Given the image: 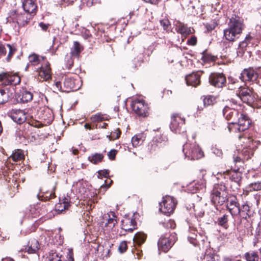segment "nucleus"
Segmentation results:
<instances>
[{
	"mask_svg": "<svg viewBox=\"0 0 261 261\" xmlns=\"http://www.w3.org/2000/svg\"><path fill=\"white\" fill-rule=\"evenodd\" d=\"M57 90L65 92H69L70 91H76L81 86V81L77 79L72 77H66L64 80L63 85L60 82H57L55 84Z\"/></svg>",
	"mask_w": 261,
	"mask_h": 261,
	"instance_id": "2",
	"label": "nucleus"
},
{
	"mask_svg": "<svg viewBox=\"0 0 261 261\" xmlns=\"http://www.w3.org/2000/svg\"><path fill=\"white\" fill-rule=\"evenodd\" d=\"M185 120L178 114H174L171 116L170 128L175 133H183L185 132L184 124Z\"/></svg>",
	"mask_w": 261,
	"mask_h": 261,
	"instance_id": "7",
	"label": "nucleus"
},
{
	"mask_svg": "<svg viewBox=\"0 0 261 261\" xmlns=\"http://www.w3.org/2000/svg\"><path fill=\"white\" fill-rule=\"evenodd\" d=\"M188 42L189 44L192 45H196L197 43V38L195 36H192L189 40H188Z\"/></svg>",
	"mask_w": 261,
	"mask_h": 261,
	"instance_id": "53",
	"label": "nucleus"
},
{
	"mask_svg": "<svg viewBox=\"0 0 261 261\" xmlns=\"http://www.w3.org/2000/svg\"><path fill=\"white\" fill-rule=\"evenodd\" d=\"M46 261H62L61 257L57 252H50L47 257Z\"/></svg>",
	"mask_w": 261,
	"mask_h": 261,
	"instance_id": "39",
	"label": "nucleus"
},
{
	"mask_svg": "<svg viewBox=\"0 0 261 261\" xmlns=\"http://www.w3.org/2000/svg\"><path fill=\"white\" fill-rule=\"evenodd\" d=\"M0 82L5 85H17L20 82V78L15 74L2 72L0 73Z\"/></svg>",
	"mask_w": 261,
	"mask_h": 261,
	"instance_id": "10",
	"label": "nucleus"
},
{
	"mask_svg": "<svg viewBox=\"0 0 261 261\" xmlns=\"http://www.w3.org/2000/svg\"><path fill=\"white\" fill-rule=\"evenodd\" d=\"M237 95L240 99L244 102V98L245 97V92L243 91V86H240L239 87L238 92L237 93Z\"/></svg>",
	"mask_w": 261,
	"mask_h": 261,
	"instance_id": "45",
	"label": "nucleus"
},
{
	"mask_svg": "<svg viewBox=\"0 0 261 261\" xmlns=\"http://www.w3.org/2000/svg\"><path fill=\"white\" fill-rule=\"evenodd\" d=\"M39 249V244L38 241L33 239L29 241L28 246L25 248V250L29 253H36Z\"/></svg>",
	"mask_w": 261,
	"mask_h": 261,
	"instance_id": "21",
	"label": "nucleus"
},
{
	"mask_svg": "<svg viewBox=\"0 0 261 261\" xmlns=\"http://www.w3.org/2000/svg\"><path fill=\"white\" fill-rule=\"evenodd\" d=\"M202 72L197 71L193 72L186 76V81L188 85H191L193 87H196L200 84V77Z\"/></svg>",
	"mask_w": 261,
	"mask_h": 261,
	"instance_id": "17",
	"label": "nucleus"
},
{
	"mask_svg": "<svg viewBox=\"0 0 261 261\" xmlns=\"http://www.w3.org/2000/svg\"><path fill=\"white\" fill-rule=\"evenodd\" d=\"M33 99V94L27 91H23L19 96L18 100L20 102L25 103L30 101Z\"/></svg>",
	"mask_w": 261,
	"mask_h": 261,
	"instance_id": "27",
	"label": "nucleus"
},
{
	"mask_svg": "<svg viewBox=\"0 0 261 261\" xmlns=\"http://www.w3.org/2000/svg\"><path fill=\"white\" fill-rule=\"evenodd\" d=\"M137 228V222L133 217H124L121 221V228L125 231L132 232Z\"/></svg>",
	"mask_w": 261,
	"mask_h": 261,
	"instance_id": "14",
	"label": "nucleus"
},
{
	"mask_svg": "<svg viewBox=\"0 0 261 261\" xmlns=\"http://www.w3.org/2000/svg\"><path fill=\"white\" fill-rule=\"evenodd\" d=\"M146 239V235L145 233L143 232H138L134 237V241L139 245H141L144 243Z\"/></svg>",
	"mask_w": 261,
	"mask_h": 261,
	"instance_id": "31",
	"label": "nucleus"
},
{
	"mask_svg": "<svg viewBox=\"0 0 261 261\" xmlns=\"http://www.w3.org/2000/svg\"><path fill=\"white\" fill-rule=\"evenodd\" d=\"M9 99L8 93L5 90H0V105L7 102Z\"/></svg>",
	"mask_w": 261,
	"mask_h": 261,
	"instance_id": "41",
	"label": "nucleus"
},
{
	"mask_svg": "<svg viewBox=\"0 0 261 261\" xmlns=\"http://www.w3.org/2000/svg\"><path fill=\"white\" fill-rule=\"evenodd\" d=\"M246 75L248 81H253L257 79V74L252 69H246Z\"/></svg>",
	"mask_w": 261,
	"mask_h": 261,
	"instance_id": "33",
	"label": "nucleus"
},
{
	"mask_svg": "<svg viewBox=\"0 0 261 261\" xmlns=\"http://www.w3.org/2000/svg\"><path fill=\"white\" fill-rule=\"evenodd\" d=\"M11 118L14 121L21 124L27 119V115L25 112L21 110L13 109L10 114Z\"/></svg>",
	"mask_w": 261,
	"mask_h": 261,
	"instance_id": "16",
	"label": "nucleus"
},
{
	"mask_svg": "<svg viewBox=\"0 0 261 261\" xmlns=\"http://www.w3.org/2000/svg\"><path fill=\"white\" fill-rule=\"evenodd\" d=\"M74 57V56H71V55L70 54H67L65 58V61L66 62V67L67 69H70L73 65V58Z\"/></svg>",
	"mask_w": 261,
	"mask_h": 261,
	"instance_id": "40",
	"label": "nucleus"
},
{
	"mask_svg": "<svg viewBox=\"0 0 261 261\" xmlns=\"http://www.w3.org/2000/svg\"><path fill=\"white\" fill-rule=\"evenodd\" d=\"M68 259L70 261H74L72 252L69 251V253L68 254Z\"/></svg>",
	"mask_w": 261,
	"mask_h": 261,
	"instance_id": "62",
	"label": "nucleus"
},
{
	"mask_svg": "<svg viewBox=\"0 0 261 261\" xmlns=\"http://www.w3.org/2000/svg\"><path fill=\"white\" fill-rule=\"evenodd\" d=\"M69 199L68 198H65L63 200V202H61L63 204V206L64 207V208H68L70 205L69 202Z\"/></svg>",
	"mask_w": 261,
	"mask_h": 261,
	"instance_id": "54",
	"label": "nucleus"
},
{
	"mask_svg": "<svg viewBox=\"0 0 261 261\" xmlns=\"http://www.w3.org/2000/svg\"><path fill=\"white\" fill-rule=\"evenodd\" d=\"M176 204L175 199L170 196L163 197V200L160 203V211L166 215H170L175 210Z\"/></svg>",
	"mask_w": 261,
	"mask_h": 261,
	"instance_id": "5",
	"label": "nucleus"
},
{
	"mask_svg": "<svg viewBox=\"0 0 261 261\" xmlns=\"http://www.w3.org/2000/svg\"><path fill=\"white\" fill-rule=\"evenodd\" d=\"M226 188L223 185H216L214 186L211 194V200L214 204L222 205L227 201Z\"/></svg>",
	"mask_w": 261,
	"mask_h": 261,
	"instance_id": "3",
	"label": "nucleus"
},
{
	"mask_svg": "<svg viewBox=\"0 0 261 261\" xmlns=\"http://www.w3.org/2000/svg\"><path fill=\"white\" fill-rule=\"evenodd\" d=\"M143 140L140 134L134 136L132 139V143L134 147H137L142 144Z\"/></svg>",
	"mask_w": 261,
	"mask_h": 261,
	"instance_id": "35",
	"label": "nucleus"
},
{
	"mask_svg": "<svg viewBox=\"0 0 261 261\" xmlns=\"http://www.w3.org/2000/svg\"><path fill=\"white\" fill-rule=\"evenodd\" d=\"M144 1L152 4H156L158 2V0H144Z\"/></svg>",
	"mask_w": 261,
	"mask_h": 261,
	"instance_id": "64",
	"label": "nucleus"
},
{
	"mask_svg": "<svg viewBox=\"0 0 261 261\" xmlns=\"http://www.w3.org/2000/svg\"><path fill=\"white\" fill-rule=\"evenodd\" d=\"M234 111L228 107H225L223 110L224 116L227 120H229L233 115Z\"/></svg>",
	"mask_w": 261,
	"mask_h": 261,
	"instance_id": "37",
	"label": "nucleus"
},
{
	"mask_svg": "<svg viewBox=\"0 0 261 261\" xmlns=\"http://www.w3.org/2000/svg\"><path fill=\"white\" fill-rule=\"evenodd\" d=\"M250 186L253 189V190H260L261 182H257L251 184Z\"/></svg>",
	"mask_w": 261,
	"mask_h": 261,
	"instance_id": "47",
	"label": "nucleus"
},
{
	"mask_svg": "<svg viewBox=\"0 0 261 261\" xmlns=\"http://www.w3.org/2000/svg\"><path fill=\"white\" fill-rule=\"evenodd\" d=\"M237 199L236 197H230L228 198L227 201V208L231 213L232 215H240L241 212H243V211H241V208L240 207V205L239 203L237 202Z\"/></svg>",
	"mask_w": 261,
	"mask_h": 261,
	"instance_id": "11",
	"label": "nucleus"
},
{
	"mask_svg": "<svg viewBox=\"0 0 261 261\" xmlns=\"http://www.w3.org/2000/svg\"><path fill=\"white\" fill-rule=\"evenodd\" d=\"M210 83L216 87H222L226 82V77L223 73H212L209 77Z\"/></svg>",
	"mask_w": 261,
	"mask_h": 261,
	"instance_id": "12",
	"label": "nucleus"
},
{
	"mask_svg": "<svg viewBox=\"0 0 261 261\" xmlns=\"http://www.w3.org/2000/svg\"><path fill=\"white\" fill-rule=\"evenodd\" d=\"M56 209L58 211L62 212L64 210H66L67 208H64V207L63 206V204L62 203H60L56 205Z\"/></svg>",
	"mask_w": 261,
	"mask_h": 261,
	"instance_id": "57",
	"label": "nucleus"
},
{
	"mask_svg": "<svg viewBox=\"0 0 261 261\" xmlns=\"http://www.w3.org/2000/svg\"><path fill=\"white\" fill-rule=\"evenodd\" d=\"M196 235L195 234H193L191 236L188 237V240L189 242L193 244L194 245H195L196 244Z\"/></svg>",
	"mask_w": 261,
	"mask_h": 261,
	"instance_id": "52",
	"label": "nucleus"
},
{
	"mask_svg": "<svg viewBox=\"0 0 261 261\" xmlns=\"http://www.w3.org/2000/svg\"><path fill=\"white\" fill-rule=\"evenodd\" d=\"M248 213H246V221L247 222H246V227H248L247 228L248 233L250 232V233L251 235H252V228H253V224L254 223V216L252 213H251L250 211H248Z\"/></svg>",
	"mask_w": 261,
	"mask_h": 261,
	"instance_id": "23",
	"label": "nucleus"
},
{
	"mask_svg": "<svg viewBox=\"0 0 261 261\" xmlns=\"http://www.w3.org/2000/svg\"><path fill=\"white\" fill-rule=\"evenodd\" d=\"M243 29V23L241 22L230 19L228 23V28L224 30V36L226 40L233 41L239 37Z\"/></svg>",
	"mask_w": 261,
	"mask_h": 261,
	"instance_id": "1",
	"label": "nucleus"
},
{
	"mask_svg": "<svg viewBox=\"0 0 261 261\" xmlns=\"http://www.w3.org/2000/svg\"><path fill=\"white\" fill-rule=\"evenodd\" d=\"M216 102V97L208 95L205 97L203 99V104L205 106H208L214 105Z\"/></svg>",
	"mask_w": 261,
	"mask_h": 261,
	"instance_id": "34",
	"label": "nucleus"
},
{
	"mask_svg": "<svg viewBox=\"0 0 261 261\" xmlns=\"http://www.w3.org/2000/svg\"><path fill=\"white\" fill-rule=\"evenodd\" d=\"M8 51V54L6 58V60L9 62L10 61L14 54L16 52V49L14 46L11 45L9 44H0V57L5 56Z\"/></svg>",
	"mask_w": 261,
	"mask_h": 261,
	"instance_id": "13",
	"label": "nucleus"
},
{
	"mask_svg": "<svg viewBox=\"0 0 261 261\" xmlns=\"http://www.w3.org/2000/svg\"><path fill=\"white\" fill-rule=\"evenodd\" d=\"M246 103L252 108H258L259 106L257 103L256 97L252 89L246 87Z\"/></svg>",
	"mask_w": 261,
	"mask_h": 261,
	"instance_id": "19",
	"label": "nucleus"
},
{
	"mask_svg": "<svg viewBox=\"0 0 261 261\" xmlns=\"http://www.w3.org/2000/svg\"><path fill=\"white\" fill-rule=\"evenodd\" d=\"M176 30L177 32L185 36L192 33L191 28H187L184 23L180 22L176 24Z\"/></svg>",
	"mask_w": 261,
	"mask_h": 261,
	"instance_id": "24",
	"label": "nucleus"
},
{
	"mask_svg": "<svg viewBox=\"0 0 261 261\" xmlns=\"http://www.w3.org/2000/svg\"><path fill=\"white\" fill-rule=\"evenodd\" d=\"M101 222V227L105 231L109 232L113 231L117 223V216L113 212L105 214Z\"/></svg>",
	"mask_w": 261,
	"mask_h": 261,
	"instance_id": "6",
	"label": "nucleus"
},
{
	"mask_svg": "<svg viewBox=\"0 0 261 261\" xmlns=\"http://www.w3.org/2000/svg\"><path fill=\"white\" fill-rule=\"evenodd\" d=\"M131 107L138 116L145 117L148 115V107L143 99H135L132 102Z\"/></svg>",
	"mask_w": 261,
	"mask_h": 261,
	"instance_id": "8",
	"label": "nucleus"
},
{
	"mask_svg": "<svg viewBox=\"0 0 261 261\" xmlns=\"http://www.w3.org/2000/svg\"><path fill=\"white\" fill-rule=\"evenodd\" d=\"M248 145L247 146H246V148H247L249 150H250L251 155H252L253 154V150L256 148L257 143L256 142H254L253 140L251 138V137L249 136L248 137Z\"/></svg>",
	"mask_w": 261,
	"mask_h": 261,
	"instance_id": "38",
	"label": "nucleus"
},
{
	"mask_svg": "<svg viewBox=\"0 0 261 261\" xmlns=\"http://www.w3.org/2000/svg\"><path fill=\"white\" fill-rule=\"evenodd\" d=\"M29 63L33 66L39 64L45 58V57L39 56L37 54H33L29 56Z\"/></svg>",
	"mask_w": 261,
	"mask_h": 261,
	"instance_id": "25",
	"label": "nucleus"
},
{
	"mask_svg": "<svg viewBox=\"0 0 261 261\" xmlns=\"http://www.w3.org/2000/svg\"><path fill=\"white\" fill-rule=\"evenodd\" d=\"M203 60L205 62L213 61L215 60L214 57L210 56L208 55H205L203 57Z\"/></svg>",
	"mask_w": 261,
	"mask_h": 261,
	"instance_id": "55",
	"label": "nucleus"
},
{
	"mask_svg": "<svg viewBox=\"0 0 261 261\" xmlns=\"http://www.w3.org/2000/svg\"><path fill=\"white\" fill-rule=\"evenodd\" d=\"M22 6L25 12L32 16L36 14L37 6L35 0H22Z\"/></svg>",
	"mask_w": 261,
	"mask_h": 261,
	"instance_id": "15",
	"label": "nucleus"
},
{
	"mask_svg": "<svg viewBox=\"0 0 261 261\" xmlns=\"http://www.w3.org/2000/svg\"><path fill=\"white\" fill-rule=\"evenodd\" d=\"M98 173L100 175H102L104 177H107V176L109 174V172L107 170H103V171H101L99 172Z\"/></svg>",
	"mask_w": 261,
	"mask_h": 261,
	"instance_id": "60",
	"label": "nucleus"
},
{
	"mask_svg": "<svg viewBox=\"0 0 261 261\" xmlns=\"http://www.w3.org/2000/svg\"><path fill=\"white\" fill-rule=\"evenodd\" d=\"M259 257L257 253L253 251L246 253L247 261H258Z\"/></svg>",
	"mask_w": 261,
	"mask_h": 261,
	"instance_id": "36",
	"label": "nucleus"
},
{
	"mask_svg": "<svg viewBox=\"0 0 261 261\" xmlns=\"http://www.w3.org/2000/svg\"><path fill=\"white\" fill-rule=\"evenodd\" d=\"M239 155L238 156H234V162L236 163L240 162L242 160L241 156H243L244 152L243 150L241 151V152H239Z\"/></svg>",
	"mask_w": 261,
	"mask_h": 261,
	"instance_id": "51",
	"label": "nucleus"
},
{
	"mask_svg": "<svg viewBox=\"0 0 261 261\" xmlns=\"http://www.w3.org/2000/svg\"><path fill=\"white\" fill-rule=\"evenodd\" d=\"M39 25L40 27V28L42 29L43 31H46V30L48 28V25L46 24L43 22H40L39 24Z\"/></svg>",
	"mask_w": 261,
	"mask_h": 261,
	"instance_id": "58",
	"label": "nucleus"
},
{
	"mask_svg": "<svg viewBox=\"0 0 261 261\" xmlns=\"http://www.w3.org/2000/svg\"><path fill=\"white\" fill-rule=\"evenodd\" d=\"M75 1V0H61L59 3L61 5L66 6L72 4Z\"/></svg>",
	"mask_w": 261,
	"mask_h": 261,
	"instance_id": "49",
	"label": "nucleus"
},
{
	"mask_svg": "<svg viewBox=\"0 0 261 261\" xmlns=\"http://www.w3.org/2000/svg\"><path fill=\"white\" fill-rule=\"evenodd\" d=\"M227 222V216L224 215L218 220V223L221 226H224Z\"/></svg>",
	"mask_w": 261,
	"mask_h": 261,
	"instance_id": "46",
	"label": "nucleus"
},
{
	"mask_svg": "<svg viewBox=\"0 0 261 261\" xmlns=\"http://www.w3.org/2000/svg\"><path fill=\"white\" fill-rule=\"evenodd\" d=\"M50 70L49 64L46 62L40 67L38 71L39 75L44 80L47 81L51 78Z\"/></svg>",
	"mask_w": 261,
	"mask_h": 261,
	"instance_id": "20",
	"label": "nucleus"
},
{
	"mask_svg": "<svg viewBox=\"0 0 261 261\" xmlns=\"http://www.w3.org/2000/svg\"><path fill=\"white\" fill-rule=\"evenodd\" d=\"M160 23L164 30L168 31L170 28L171 24L168 19H163L160 20Z\"/></svg>",
	"mask_w": 261,
	"mask_h": 261,
	"instance_id": "42",
	"label": "nucleus"
},
{
	"mask_svg": "<svg viewBox=\"0 0 261 261\" xmlns=\"http://www.w3.org/2000/svg\"><path fill=\"white\" fill-rule=\"evenodd\" d=\"M245 121V115L243 113H241V117L239 118L238 124L235 125V128L237 129L239 133L242 132L238 136V138L241 140L244 137V131L245 130V126L244 125V121Z\"/></svg>",
	"mask_w": 261,
	"mask_h": 261,
	"instance_id": "22",
	"label": "nucleus"
},
{
	"mask_svg": "<svg viewBox=\"0 0 261 261\" xmlns=\"http://www.w3.org/2000/svg\"><path fill=\"white\" fill-rule=\"evenodd\" d=\"M257 232H256V235L257 236L261 238V225H259L258 227L256 229Z\"/></svg>",
	"mask_w": 261,
	"mask_h": 261,
	"instance_id": "59",
	"label": "nucleus"
},
{
	"mask_svg": "<svg viewBox=\"0 0 261 261\" xmlns=\"http://www.w3.org/2000/svg\"><path fill=\"white\" fill-rule=\"evenodd\" d=\"M182 151L188 160H194L201 158L203 153L195 142L190 144L186 143L183 146Z\"/></svg>",
	"mask_w": 261,
	"mask_h": 261,
	"instance_id": "4",
	"label": "nucleus"
},
{
	"mask_svg": "<svg viewBox=\"0 0 261 261\" xmlns=\"http://www.w3.org/2000/svg\"><path fill=\"white\" fill-rule=\"evenodd\" d=\"M203 259L204 261H214V258L212 254H206L204 255Z\"/></svg>",
	"mask_w": 261,
	"mask_h": 261,
	"instance_id": "50",
	"label": "nucleus"
},
{
	"mask_svg": "<svg viewBox=\"0 0 261 261\" xmlns=\"http://www.w3.org/2000/svg\"><path fill=\"white\" fill-rule=\"evenodd\" d=\"M121 134V132L119 129L115 130V132L111 133L110 136H109V138L110 140H115L120 137ZM109 137V136H108Z\"/></svg>",
	"mask_w": 261,
	"mask_h": 261,
	"instance_id": "43",
	"label": "nucleus"
},
{
	"mask_svg": "<svg viewBox=\"0 0 261 261\" xmlns=\"http://www.w3.org/2000/svg\"><path fill=\"white\" fill-rule=\"evenodd\" d=\"M97 251L99 253L101 254L102 258L109 256L110 249L109 247L106 245H99Z\"/></svg>",
	"mask_w": 261,
	"mask_h": 261,
	"instance_id": "32",
	"label": "nucleus"
},
{
	"mask_svg": "<svg viewBox=\"0 0 261 261\" xmlns=\"http://www.w3.org/2000/svg\"><path fill=\"white\" fill-rule=\"evenodd\" d=\"M127 248V246L126 242L122 241L119 244L118 250L120 253H123L126 251Z\"/></svg>",
	"mask_w": 261,
	"mask_h": 261,
	"instance_id": "44",
	"label": "nucleus"
},
{
	"mask_svg": "<svg viewBox=\"0 0 261 261\" xmlns=\"http://www.w3.org/2000/svg\"><path fill=\"white\" fill-rule=\"evenodd\" d=\"M83 47L78 41H74L73 45L71 48L70 54L74 57H79L81 52L83 50Z\"/></svg>",
	"mask_w": 261,
	"mask_h": 261,
	"instance_id": "26",
	"label": "nucleus"
},
{
	"mask_svg": "<svg viewBox=\"0 0 261 261\" xmlns=\"http://www.w3.org/2000/svg\"><path fill=\"white\" fill-rule=\"evenodd\" d=\"M104 155L102 153H95L88 157V160L94 164H97L102 162Z\"/></svg>",
	"mask_w": 261,
	"mask_h": 261,
	"instance_id": "28",
	"label": "nucleus"
},
{
	"mask_svg": "<svg viewBox=\"0 0 261 261\" xmlns=\"http://www.w3.org/2000/svg\"><path fill=\"white\" fill-rule=\"evenodd\" d=\"M174 242L168 237H162L158 241V247L160 250L167 252L171 247Z\"/></svg>",
	"mask_w": 261,
	"mask_h": 261,
	"instance_id": "18",
	"label": "nucleus"
},
{
	"mask_svg": "<svg viewBox=\"0 0 261 261\" xmlns=\"http://www.w3.org/2000/svg\"><path fill=\"white\" fill-rule=\"evenodd\" d=\"M86 5L88 7H91L93 5V0H87Z\"/></svg>",
	"mask_w": 261,
	"mask_h": 261,
	"instance_id": "63",
	"label": "nucleus"
},
{
	"mask_svg": "<svg viewBox=\"0 0 261 261\" xmlns=\"http://www.w3.org/2000/svg\"><path fill=\"white\" fill-rule=\"evenodd\" d=\"M117 153V151L115 149L111 150L108 153V156L109 159L111 160H113L115 159L116 155Z\"/></svg>",
	"mask_w": 261,
	"mask_h": 261,
	"instance_id": "48",
	"label": "nucleus"
},
{
	"mask_svg": "<svg viewBox=\"0 0 261 261\" xmlns=\"http://www.w3.org/2000/svg\"><path fill=\"white\" fill-rule=\"evenodd\" d=\"M24 156L22 150L17 149L10 156V159H12L14 162H18L24 159Z\"/></svg>",
	"mask_w": 261,
	"mask_h": 261,
	"instance_id": "30",
	"label": "nucleus"
},
{
	"mask_svg": "<svg viewBox=\"0 0 261 261\" xmlns=\"http://www.w3.org/2000/svg\"><path fill=\"white\" fill-rule=\"evenodd\" d=\"M38 199L41 200H49L55 197V193L54 191L47 192L44 193H39L37 195Z\"/></svg>",
	"mask_w": 261,
	"mask_h": 261,
	"instance_id": "29",
	"label": "nucleus"
},
{
	"mask_svg": "<svg viewBox=\"0 0 261 261\" xmlns=\"http://www.w3.org/2000/svg\"><path fill=\"white\" fill-rule=\"evenodd\" d=\"M32 16V15L28 13H19L15 10H13L10 13V17L14 21H16L19 27H23L27 24Z\"/></svg>",
	"mask_w": 261,
	"mask_h": 261,
	"instance_id": "9",
	"label": "nucleus"
},
{
	"mask_svg": "<svg viewBox=\"0 0 261 261\" xmlns=\"http://www.w3.org/2000/svg\"><path fill=\"white\" fill-rule=\"evenodd\" d=\"M91 119L93 121H98L101 120V117L99 114H96L92 116Z\"/></svg>",
	"mask_w": 261,
	"mask_h": 261,
	"instance_id": "56",
	"label": "nucleus"
},
{
	"mask_svg": "<svg viewBox=\"0 0 261 261\" xmlns=\"http://www.w3.org/2000/svg\"><path fill=\"white\" fill-rule=\"evenodd\" d=\"M247 123L248 127L250 128L252 125V121L246 116V123Z\"/></svg>",
	"mask_w": 261,
	"mask_h": 261,
	"instance_id": "61",
	"label": "nucleus"
}]
</instances>
